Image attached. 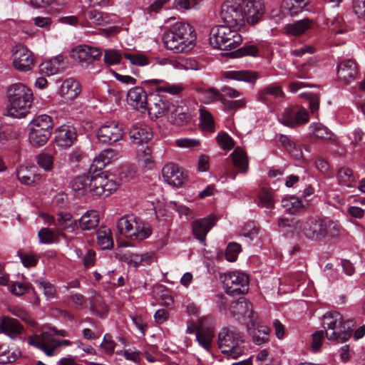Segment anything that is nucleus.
I'll list each match as a JSON object with an SVG mask.
<instances>
[{
  "mask_svg": "<svg viewBox=\"0 0 365 365\" xmlns=\"http://www.w3.org/2000/svg\"><path fill=\"white\" fill-rule=\"evenodd\" d=\"M29 139L35 147L45 145L51 135L53 129L52 118L48 115L36 116L29 124Z\"/></svg>",
  "mask_w": 365,
  "mask_h": 365,
  "instance_id": "1a4fd4ad",
  "label": "nucleus"
},
{
  "mask_svg": "<svg viewBox=\"0 0 365 365\" xmlns=\"http://www.w3.org/2000/svg\"><path fill=\"white\" fill-rule=\"evenodd\" d=\"M127 101L135 109L143 110H146L147 109V93L140 86H135L128 91Z\"/></svg>",
  "mask_w": 365,
  "mask_h": 365,
  "instance_id": "5701e85b",
  "label": "nucleus"
},
{
  "mask_svg": "<svg viewBox=\"0 0 365 365\" xmlns=\"http://www.w3.org/2000/svg\"><path fill=\"white\" fill-rule=\"evenodd\" d=\"M314 26V21L308 18L295 21L293 23L286 24L282 32L287 36H299L311 29Z\"/></svg>",
  "mask_w": 365,
  "mask_h": 365,
  "instance_id": "4be33fe9",
  "label": "nucleus"
},
{
  "mask_svg": "<svg viewBox=\"0 0 365 365\" xmlns=\"http://www.w3.org/2000/svg\"><path fill=\"white\" fill-rule=\"evenodd\" d=\"M132 232L130 240L141 241L148 238L151 234L150 226L140 218L135 217V220L133 225Z\"/></svg>",
  "mask_w": 365,
  "mask_h": 365,
  "instance_id": "c85d7f7f",
  "label": "nucleus"
},
{
  "mask_svg": "<svg viewBox=\"0 0 365 365\" xmlns=\"http://www.w3.org/2000/svg\"><path fill=\"white\" fill-rule=\"evenodd\" d=\"M101 56V52L98 48L88 45L77 46L71 51L72 58L85 69L90 68L93 61L98 60Z\"/></svg>",
  "mask_w": 365,
  "mask_h": 365,
  "instance_id": "2eb2a0df",
  "label": "nucleus"
},
{
  "mask_svg": "<svg viewBox=\"0 0 365 365\" xmlns=\"http://www.w3.org/2000/svg\"><path fill=\"white\" fill-rule=\"evenodd\" d=\"M34 282L39 286L40 289H42L45 296L47 298H53L56 294L55 287L46 281V279L41 277L34 280Z\"/></svg>",
  "mask_w": 365,
  "mask_h": 365,
  "instance_id": "6e6d98bb",
  "label": "nucleus"
},
{
  "mask_svg": "<svg viewBox=\"0 0 365 365\" xmlns=\"http://www.w3.org/2000/svg\"><path fill=\"white\" fill-rule=\"evenodd\" d=\"M122 56L116 50L108 49L104 51V62L108 65L120 63Z\"/></svg>",
  "mask_w": 365,
  "mask_h": 365,
  "instance_id": "052dcab7",
  "label": "nucleus"
},
{
  "mask_svg": "<svg viewBox=\"0 0 365 365\" xmlns=\"http://www.w3.org/2000/svg\"><path fill=\"white\" fill-rule=\"evenodd\" d=\"M244 21L249 24H256L262 21L266 12L262 0H241Z\"/></svg>",
  "mask_w": 365,
  "mask_h": 365,
  "instance_id": "4468645a",
  "label": "nucleus"
},
{
  "mask_svg": "<svg viewBox=\"0 0 365 365\" xmlns=\"http://www.w3.org/2000/svg\"><path fill=\"white\" fill-rule=\"evenodd\" d=\"M56 329L49 327H43L41 329V334H34L29 337V344L42 350L47 356H51L54 354L55 349L61 346H69L71 342L69 340H55Z\"/></svg>",
  "mask_w": 365,
  "mask_h": 365,
  "instance_id": "6e6552de",
  "label": "nucleus"
},
{
  "mask_svg": "<svg viewBox=\"0 0 365 365\" xmlns=\"http://www.w3.org/2000/svg\"><path fill=\"white\" fill-rule=\"evenodd\" d=\"M136 157L138 163L143 167L149 170L154 167L155 161L152 155V150L148 145L136 148Z\"/></svg>",
  "mask_w": 365,
  "mask_h": 365,
  "instance_id": "e433bc0d",
  "label": "nucleus"
},
{
  "mask_svg": "<svg viewBox=\"0 0 365 365\" xmlns=\"http://www.w3.org/2000/svg\"><path fill=\"white\" fill-rule=\"evenodd\" d=\"M230 312L234 317L251 318L252 306L245 298H240L231 305Z\"/></svg>",
  "mask_w": 365,
  "mask_h": 365,
  "instance_id": "c756f323",
  "label": "nucleus"
},
{
  "mask_svg": "<svg viewBox=\"0 0 365 365\" xmlns=\"http://www.w3.org/2000/svg\"><path fill=\"white\" fill-rule=\"evenodd\" d=\"M142 83L158 92H165L171 95H177L184 90V86L182 83L171 84L162 79L145 80Z\"/></svg>",
  "mask_w": 365,
  "mask_h": 365,
  "instance_id": "aec40b11",
  "label": "nucleus"
},
{
  "mask_svg": "<svg viewBox=\"0 0 365 365\" xmlns=\"http://www.w3.org/2000/svg\"><path fill=\"white\" fill-rule=\"evenodd\" d=\"M324 341V331H316L311 335L310 346L314 352H318Z\"/></svg>",
  "mask_w": 365,
  "mask_h": 365,
  "instance_id": "680f3d73",
  "label": "nucleus"
},
{
  "mask_svg": "<svg viewBox=\"0 0 365 365\" xmlns=\"http://www.w3.org/2000/svg\"><path fill=\"white\" fill-rule=\"evenodd\" d=\"M175 145L180 148L192 150L200 145V140L196 138H181L175 140Z\"/></svg>",
  "mask_w": 365,
  "mask_h": 365,
  "instance_id": "bf43d9fd",
  "label": "nucleus"
},
{
  "mask_svg": "<svg viewBox=\"0 0 365 365\" xmlns=\"http://www.w3.org/2000/svg\"><path fill=\"white\" fill-rule=\"evenodd\" d=\"M294 226L301 230L305 237L312 241H319L328 237H335L340 232V227L335 222L312 216L295 222Z\"/></svg>",
  "mask_w": 365,
  "mask_h": 365,
  "instance_id": "20e7f679",
  "label": "nucleus"
},
{
  "mask_svg": "<svg viewBox=\"0 0 365 365\" xmlns=\"http://www.w3.org/2000/svg\"><path fill=\"white\" fill-rule=\"evenodd\" d=\"M337 180L339 183L346 187H351L354 181L352 171L347 168H342L337 173Z\"/></svg>",
  "mask_w": 365,
  "mask_h": 365,
  "instance_id": "603ef678",
  "label": "nucleus"
},
{
  "mask_svg": "<svg viewBox=\"0 0 365 365\" xmlns=\"http://www.w3.org/2000/svg\"><path fill=\"white\" fill-rule=\"evenodd\" d=\"M85 17L86 21L83 26L105 28V30L109 33L115 32L120 24V17L118 15L96 9L88 10L85 14Z\"/></svg>",
  "mask_w": 365,
  "mask_h": 365,
  "instance_id": "9d476101",
  "label": "nucleus"
},
{
  "mask_svg": "<svg viewBox=\"0 0 365 365\" xmlns=\"http://www.w3.org/2000/svg\"><path fill=\"white\" fill-rule=\"evenodd\" d=\"M241 245L237 242H230L227 246L225 253L220 252L217 253V258L220 259L225 255L226 260L230 262H235L238 255L241 252Z\"/></svg>",
  "mask_w": 365,
  "mask_h": 365,
  "instance_id": "49530a36",
  "label": "nucleus"
},
{
  "mask_svg": "<svg viewBox=\"0 0 365 365\" xmlns=\"http://www.w3.org/2000/svg\"><path fill=\"white\" fill-rule=\"evenodd\" d=\"M232 163L240 172L247 173L249 168L248 157L246 152L240 147L236 148L230 154Z\"/></svg>",
  "mask_w": 365,
  "mask_h": 365,
  "instance_id": "4c0bfd02",
  "label": "nucleus"
},
{
  "mask_svg": "<svg viewBox=\"0 0 365 365\" xmlns=\"http://www.w3.org/2000/svg\"><path fill=\"white\" fill-rule=\"evenodd\" d=\"M37 164L45 171H50L53 167V156L49 153H41L37 157Z\"/></svg>",
  "mask_w": 365,
  "mask_h": 365,
  "instance_id": "5fc2aeb1",
  "label": "nucleus"
},
{
  "mask_svg": "<svg viewBox=\"0 0 365 365\" xmlns=\"http://www.w3.org/2000/svg\"><path fill=\"white\" fill-rule=\"evenodd\" d=\"M220 17L224 23L232 27L244 25L241 0H225L221 6Z\"/></svg>",
  "mask_w": 365,
  "mask_h": 365,
  "instance_id": "9b49d317",
  "label": "nucleus"
},
{
  "mask_svg": "<svg viewBox=\"0 0 365 365\" xmlns=\"http://www.w3.org/2000/svg\"><path fill=\"white\" fill-rule=\"evenodd\" d=\"M0 330L11 338H16L22 332L23 327L16 319L5 318L0 324Z\"/></svg>",
  "mask_w": 365,
  "mask_h": 365,
  "instance_id": "473e14b6",
  "label": "nucleus"
},
{
  "mask_svg": "<svg viewBox=\"0 0 365 365\" xmlns=\"http://www.w3.org/2000/svg\"><path fill=\"white\" fill-rule=\"evenodd\" d=\"M40 243L51 244L55 240V233L48 228H41L38 233Z\"/></svg>",
  "mask_w": 365,
  "mask_h": 365,
  "instance_id": "0e129e2a",
  "label": "nucleus"
},
{
  "mask_svg": "<svg viewBox=\"0 0 365 365\" xmlns=\"http://www.w3.org/2000/svg\"><path fill=\"white\" fill-rule=\"evenodd\" d=\"M97 242L103 250H109L113 246L111 231L106 227H101L97 231Z\"/></svg>",
  "mask_w": 365,
  "mask_h": 365,
  "instance_id": "a19ab883",
  "label": "nucleus"
},
{
  "mask_svg": "<svg viewBox=\"0 0 365 365\" xmlns=\"http://www.w3.org/2000/svg\"><path fill=\"white\" fill-rule=\"evenodd\" d=\"M65 67L66 63L63 57L58 55L41 63L40 71L43 74L53 76L62 71Z\"/></svg>",
  "mask_w": 365,
  "mask_h": 365,
  "instance_id": "bb28decb",
  "label": "nucleus"
},
{
  "mask_svg": "<svg viewBox=\"0 0 365 365\" xmlns=\"http://www.w3.org/2000/svg\"><path fill=\"white\" fill-rule=\"evenodd\" d=\"M129 136L133 145L139 148L147 145L148 140L152 138L153 134L150 128L145 125L136 124L130 129Z\"/></svg>",
  "mask_w": 365,
  "mask_h": 365,
  "instance_id": "412c9836",
  "label": "nucleus"
},
{
  "mask_svg": "<svg viewBox=\"0 0 365 365\" xmlns=\"http://www.w3.org/2000/svg\"><path fill=\"white\" fill-rule=\"evenodd\" d=\"M269 329L267 326H259L252 334L253 341L257 345H261L269 339Z\"/></svg>",
  "mask_w": 365,
  "mask_h": 365,
  "instance_id": "864d4df0",
  "label": "nucleus"
},
{
  "mask_svg": "<svg viewBox=\"0 0 365 365\" xmlns=\"http://www.w3.org/2000/svg\"><path fill=\"white\" fill-rule=\"evenodd\" d=\"M135 220V217L126 215L120 218L116 224L117 230L122 236L129 239L132 232L133 225Z\"/></svg>",
  "mask_w": 365,
  "mask_h": 365,
  "instance_id": "ea45409f",
  "label": "nucleus"
},
{
  "mask_svg": "<svg viewBox=\"0 0 365 365\" xmlns=\"http://www.w3.org/2000/svg\"><path fill=\"white\" fill-rule=\"evenodd\" d=\"M214 337V331L197 330L196 339L199 344L205 350L210 351Z\"/></svg>",
  "mask_w": 365,
  "mask_h": 365,
  "instance_id": "09e8293b",
  "label": "nucleus"
},
{
  "mask_svg": "<svg viewBox=\"0 0 365 365\" xmlns=\"http://www.w3.org/2000/svg\"><path fill=\"white\" fill-rule=\"evenodd\" d=\"M100 217L97 211L91 210L86 212L79 220V226L83 230H90L97 227Z\"/></svg>",
  "mask_w": 365,
  "mask_h": 365,
  "instance_id": "c9c22d12",
  "label": "nucleus"
},
{
  "mask_svg": "<svg viewBox=\"0 0 365 365\" xmlns=\"http://www.w3.org/2000/svg\"><path fill=\"white\" fill-rule=\"evenodd\" d=\"M282 206L292 215L299 213L303 208L302 202L295 196H287L282 200Z\"/></svg>",
  "mask_w": 365,
  "mask_h": 365,
  "instance_id": "37998d69",
  "label": "nucleus"
},
{
  "mask_svg": "<svg viewBox=\"0 0 365 365\" xmlns=\"http://www.w3.org/2000/svg\"><path fill=\"white\" fill-rule=\"evenodd\" d=\"M328 28L334 32L335 38L340 34H346L353 29L351 26L346 23L344 17L339 15L334 16L329 21Z\"/></svg>",
  "mask_w": 365,
  "mask_h": 365,
  "instance_id": "72a5a7b5",
  "label": "nucleus"
},
{
  "mask_svg": "<svg viewBox=\"0 0 365 365\" xmlns=\"http://www.w3.org/2000/svg\"><path fill=\"white\" fill-rule=\"evenodd\" d=\"M77 139L76 130L71 124H63L55 130V141L58 147L70 148Z\"/></svg>",
  "mask_w": 365,
  "mask_h": 365,
  "instance_id": "6ab92c4d",
  "label": "nucleus"
},
{
  "mask_svg": "<svg viewBox=\"0 0 365 365\" xmlns=\"http://www.w3.org/2000/svg\"><path fill=\"white\" fill-rule=\"evenodd\" d=\"M13 66L21 72H28L33 69L34 58L33 53L22 44L16 45L12 50Z\"/></svg>",
  "mask_w": 365,
  "mask_h": 365,
  "instance_id": "ddd939ff",
  "label": "nucleus"
},
{
  "mask_svg": "<svg viewBox=\"0 0 365 365\" xmlns=\"http://www.w3.org/2000/svg\"><path fill=\"white\" fill-rule=\"evenodd\" d=\"M31 173H28L27 168L24 166H21L17 170V178L19 181L24 185L31 186L33 185V180H31Z\"/></svg>",
  "mask_w": 365,
  "mask_h": 365,
  "instance_id": "69168bd1",
  "label": "nucleus"
},
{
  "mask_svg": "<svg viewBox=\"0 0 365 365\" xmlns=\"http://www.w3.org/2000/svg\"><path fill=\"white\" fill-rule=\"evenodd\" d=\"M163 39L168 49L175 53L187 52L195 45V31L187 22L175 21L165 31Z\"/></svg>",
  "mask_w": 365,
  "mask_h": 365,
  "instance_id": "f03ea898",
  "label": "nucleus"
},
{
  "mask_svg": "<svg viewBox=\"0 0 365 365\" xmlns=\"http://www.w3.org/2000/svg\"><path fill=\"white\" fill-rule=\"evenodd\" d=\"M356 73V64L352 60L344 61L338 65L337 76L344 83H349L354 81Z\"/></svg>",
  "mask_w": 365,
  "mask_h": 365,
  "instance_id": "a878e982",
  "label": "nucleus"
},
{
  "mask_svg": "<svg viewBox=\"0 0 365 365\" xmlns=\"http://www.w3.org/2000/svg\"><path fill=\"white\" fill-rule=\"evenodd\" d=\"M57 225L62 232H74L78 229L76 220L68 212H61L57 214Z\"/></svg>",
  "mask_w": 365,
  "mask_h": 365,
  "instance_id": "f704fd0d",
  "label": "nucleus"
},
{
  "mask_svg": "<svg viewBox=\"0 0 365 365\" xmlns=\"http://www.w3.org/2000/svg\"><path fill=\"white\" fill-rule=\"evenodd\" d=\"M164 180L170 185L180 187L183 185L187 179V175L177 164L169 163L162 168Z\"/></svg>",
  "mask_w": 365,
  "mask_h": 365,
  "instance_id": "a211bd4d",
  "label": "nucleus"
},
{
  "mask_svg": "<svg viewBox=\"0 0 365 365\" xmlns=\"http://www.w3.org/2000/svg\"><path fill=\"white\" fill-rule=\"evenodd\" d=\"M218 347L228 359H237L245 351L244 334L234 327H225L218 334Z\"/></svg>",
  "mask_w": 365,
  "mask_h": 365,
  "instance_id": "423d86ee",
  "label": "nucleus"
},
{
  "mask_svg": "<svg viewBox=\"0 0 365 365\" xmlns=\"http://www.w3.org/2000/svg\"><path fill=\"white\" fill-rule=\"evenodd\" d=\"M200 125L203 130L210 132L215 130L214 119L212 115L204 108L200 110Z\"/></svg>",
  "mask_w": 365,
  "mask_h": 365,
  "instance_id": "8fccbe9b",
  "label": "nucleus"
},
{
  "mask_svg": "<svg viewBox=\"0 0 365 365\" xmlns=\"http://www.w3.org/2000/svg\"><path fill=\"white\" fill-rule=\"evenodd\" d=\"M216 139L219 145L224 150H230L235 146L234 140L225 132H220Z\"/></svg>",
  "mask_w": 365,
  "mask_h": 365,
  "instance_id": "13d9d810",
  "label": "nucleus"
},
{
  "mask_svg": "<svg viewBox=\"0 0 365 365\" xmlns=\"http://www.w3.org/2000/svg\"><path fill=\"white\" fill-rule=\"evenodd\" d=\"M81 90L80 84L77 81L68 78L63 81L59 90V93L62 97L71 100L81 93Z\"/></svg>",
  "mask_w": 365,
  "mask_h": 365,
  "instance_id": "7c9ffc66",
  "label": "nucleus"
},
{
  "mask_svg": "<svg viewBox=\"0 0 365 365\" xmlns=\"http://www.w3.org/2000/svg\"><path fill=\"white\" fill-rule=\"evenodd\" d=\"M124 132L115 121H108L102 125L97 131L98 140L104 144H111L121 140Z\"/></svg>",
  "mask_w": 365,
  "mask_h": 365,
  "instance_id": "dca6fc26",
  "label": "nucleus"
},
{
  "mask_svg": "<svg viewBox=\"0 0 365 365\" xmlns=\"http://www.w3.org/2000/svg\"><path fill=\"white\" fill-rule=\"evenodd\" d=\"M256 202L259 207L270 210L268 214L270 215L271 210L274 207V200L271 191L262 188L257 193Z\"/></svg>",
  "mask_w": 365,
  "mask_h": 365,
  "instance_id": "58836bf2",
  "label": "nucleus"
},
{
  "mask_svg": "<svg viewBox=\"0 0 365 365\" xmlns=\"http://www.w3.org/2000/svg\"><path fill=\"white\" fill-rule=\"evenodd\" d=\"M239 28L227 24L212 27L210 32V45L222 50H232L237 48L242 41V37L238 32Z\"/></svg>",
  "mask_w": 365,
  "mask_h": 365,
  "instance_id": "0eeeda50",
  "label": "nucleus"
},
{
  "mask_svg": "<svg viewBox=\"0 0 365 365\" xmlns=\"http://www.w3.org/2000/svg\"><path fill=\"white\" fill-rule=\"evenodd\" d=\"M169 122L178 126L187 123L191 115L188 113V108L185 106H175L171 103V109L167 114Z\"/></svg>",
  "mask_w": 365,
  "mask_h": 365,
  "instance_id": "393cba45",
  "label": "nucleus"
},
{
  "mask_svg": "<svg viewBox=\"0 0 365 365\" xmlns=\"http://www.w3.org/2000/svg\"><path fill=\"white\" fill-rule=\"evenodd\" d=\"M224 76L227 79L245 81L249 83H255L258 78L256 72L247 70L229 71L225 73Z\"/></svg>",
  "mask_w": 365,
  "mask_h": 365,
  "instance_id": "2f4dec72",
  "label": "nucleus"
},
{
  "mask_svg": "<svg viewBox=\"0 0 365 365\" xmlns=\"http://www.w3.org/2000/svg\"><path fill=\"white\" fill-rule=\"evenodd\" d=\"M124 56L128 59L131 64L144 66L149 64L148 58L143 53H125Z\"/></svg>",
  "mask_w": 365,
  "mask_h": 365,
  "instance_id": "4d7b16f0",
  "label": "nucleus"
},
{
  "mask_svg": "<svg viewBox=\"0 0 365 365\" xmlns=\"http://www.w3.org/2000/svg\"><path fill=\"white\" fill-rule=\"evenodd\" d=\"M309 128L312 135L323 140H330L332 136L331 132L325 126L319 123H313Z\"/></svg>",
  "mask_w": 365,
  "mask_h": 365,
  "instance_id": "3c124183",
  "label": "nucleus"
},
{
  "mask_svg": "<svg viewBox=\"0 0 365 365\" xmlns=\"http://www.w3.org/2000/svg\"><path fill=\"white\" fill-rule=\"evenodd\" d=\"M21 355L19 349L10 348L6 344H0V364H6L15 361Z\"/></svg>",
  "mask_w": 365,
  "mask_h": 365,
  "instance_id": "c03bdc74",
  "label": "nucleus"
},
{
  "mask_svg": "<svg viewBox=\"0 0 365 365\" xmlns=\"http://www.w3.org/2000/svg\"><path fill=\"white\" fill-rule=\"evenodd\" d=\"M258 232L259 227L254 222H249L244 226L242 235L253 240L257 236Z\"/></svg>",
  "mask_w": 365,
  "mask_h": 365,
  "instance_id": "774afa93",
  "label": "nucleus"
},
{
  "mask_svg": "<svg viewBox=\"0 0 365 365\" xmlns=\"http://www.w3.org/2000/svg\"><path fill=\"white\" fill-rule=\"evenodd\" d=\"M6 96L9 101L6 115L16 118L25 117L33 101L31 90L24 84L14 83L8 88Z\"/></svg>",
  "mask_w": 365,
  "mask_h": 365,
  "instance_id": "7ed1b4c3",
  "label": "nucleus"
},
{
  "mask_svg": "<svg viewBox=\"0 0 365 365\" xmlns=\"http://www.w3.org/2000/svg\"><path fill=\"white\" fill-rule=\"evenodd\" d=\"M71 185L78 195L91 192L98 197H107L118 187L114 177L105 173L77 176L71 181Z\"/></svg>",
  "mask_w": 365,
  "mask_h": 365,
  "instance_id": "f257e3e1",
  "label": "nucleus"
},
{
  "mask_svg": "<svg viewBox=\"0 0 365 365\" xmlns=\"http://www.w3.org/2000/svg\"><path fill=\"white\" fill-rule=\"evenodd\" d=\"M223 286L227 294L231 296L244 294L248 291L249 278L243 272L235 271L224 274Z\"/></svg>",
  "mask_w": 365,
  "mask_h": 365,
  "instance_id": "f8f14e48",
  "label": "nucleus"
},
{
  "mask_svg": "<svg viewBox=\"0 0 365 365\" xmlns=\"http://www.w3.org/2000/svg\"><path fill=\"white\" fill-rule=\"evenodd\" d=\"M267 95L281 98L284 96L282 87L277 84H271L260 91L257 94V98L260 101L265 102L267 100Z\"/></svg>",
  "mask_w": 365,
  "mask_h": 365,
  "instance_id": "de8ad7c7",
  "label": "nucleus"
},
{
  "mask_svg": "<svg viewBox=\"0 0 365 365\" xmlns=\"http://www.w3.org/2000/svg\"><path fill=\"white\" fill-rule=\"evenodd\" d=\"M171 109V103L161 97L158 96L155 98V101L149 106H147V110L151 118H158L163 115H167Z\"/></svg>",
  "mask_w": 365,
  "mask_h": 365,
  "instance_id": "cd10ccee",
  "label": "nucleus"
},
{
  "mask_svg": "<svg viewBox=\"0 0 365 365\" xmlns=\"http://www.w3.org/2000/svg\"><path fill=\"white\" fill-rule=\"evenodd\" d=\"M354 322L344 321L341 314L336 311L329 312L323 316V327L329 341L344 343L351 336Z\"/></svg>",
  "mask_w": 365,
  "mask_h": 365,
  "instance_id": "39448f33",
  "label": "nucleus"
},
{
  "mask_svg": "<svg viewBox=\"0 0 365 365\" xmlns=\"http://www.w3.org/2000/svg\"><path fill=\"white\" fill-rule=\"evenodd\" d=\"M352 10L359 19L365 20V0H353Z\"/></svg>",
  "mask_w": 365,
  "mask_h": 365,
  "instance_id": "338daca9",
  "label": "nucleus"
},
{
  "mask_svg": "<svg viewBox=\"0 0 365 365\" xmlns=\"http://www.w3.org/2000/svg\"><path fill=\"white\" fill-rule=\"evenodd\" d=\"M308 120V113L304 108H301L292 107L286 108L281 116L279 117L280 123L290 128L306 123Z\"/></svg>",
  "mask_w": 365,
  "mask_h": 365,
  "instance_id": "f3484780",
  "label": "nucleus"
},
{
  "mask_svg": "<svg viewBox=\"0 0 365 365\" xmlns=\"http://www.w3.org/2000/svg\"><path fill=\"white\" fill-rule=\"evenodd\" d=\"M214 225L215 217L212 216H209L192 222V232L202 245H205V237Z\"/></svg>",
  "mask_w": 365,
  "mask_h": 365,
  "instance_id": "b1692460",
  "label": "nucleus"
},
{
  "mask_svg": "<svg viewBox=\"0 0 365 365\" xmlns=\"http://www.w3.org/2000/svg\"><path fill=\"white\" fill-rule=\"evenodd\" d=\"M309 4V0H283L282 8L289 15L296 16Z\"/></svg>",
  "mask_w": 365,
  "mask_h": 365,
  "instance_id": "79ce46f5",
  "label": "nucleus"
},
{
  "mask_svg": "<svg viewBox=\"0 0 365 365\" xmlns=\"http://www.w3.org/2000/svg\"><path fill=\"white\" fill-rule=\"evenodd\" d=\"M215 319L212 316H204L199 319L197 330L214 331Z\"/></svg>",
  "mask_w": 365,
  "mask_h": 365,
  "instance_id": "e2e57ef3",
  "label": "nucleus"
},
{
  "mask_svg": "<svg viewBox=\"0 0 365 365\" xmlns=\"http://www.w3.org/2000/svg\"><path fill=\"white\" fill-rule=\"evenodd\" d=\"M119 153L111 148H108L101 152L94 159V161L100 164L101 167H105L106 165L117 160L119 158Z\"/></svg>",
  "mask_w": 365,
  "mask_h": 365,
  "instance_id": "a18cd8bd",
  "label": "nucleus"
}]
</instances>
